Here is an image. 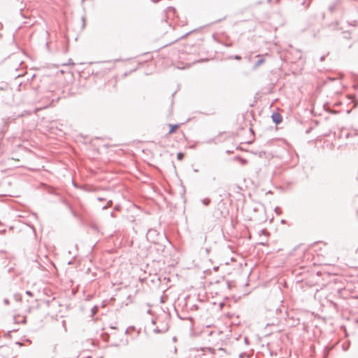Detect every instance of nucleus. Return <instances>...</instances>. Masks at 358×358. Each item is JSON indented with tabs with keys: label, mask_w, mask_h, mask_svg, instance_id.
<instances>
[{
	"label": "nucleus",
	"mask_w": 358,
	"mask_h": 358,
	"mask_svg": "<svg viewBox=\"0 0 358 358\" xmlns=\"http://www.w3.org/2000/svg\"><path fill=\"white\" fill-rule=\"evenodd\" d=\"M159 236H160V234L156 229H150L148 230L146 237L149 241H150L155 244L158 243V242L159 241Z\"/></svg>",
	"instance_id": "nucleus-1"
},
{
	"label": "nucleus",
	"mask_w": 358,
	"mask_h": 358,
	"mask_svg": "<svg viewBox=\"0 0 358 358\" xmlns=\"http://www.w3.org/2000/svg\"><path fill=\"white\" fill-rule=\"evenodd\" d=\"M271 118H272L273 122L275 124H278L282 121V117L281 115L278 113H273L271 115Z\"/></svg>",
	"instance_id": "nucleus-2"
},
{
	"label": "nucleus",
	"mask_w": 358,
	"mask_h": 358,
	"mask_svg": "<svg viewBox=\"0 0 358 358\" xmlns=\"http://www.w3.org/2000/svg\"><path fill=\"white\" fill-rule=\"evenodd\" d=\"M257 57H259V59L255 63L254 69H256L257 68H258L259 66H261L265 62L264 59L263 58V56H261L260 55H257Z\"/></svg>",
	"instance_id": "nucleus-3"
},
{
	"label": "nucleus",
	"mask_w": 358,
	"mask_h": 358,
	"mask_svg": "<svg viewBox=\"0 0 358 358\" xmlns=\"http://www.w3.org/2000/svg\"><path fill=\"white\" fill-rule=\"evenodd\" d=\"M169 127L170 129L169 134H173L176 131V129L179 127V124H169Z\"/></svg>",
	"instance_id": "nucleus-4"
},
{
	"label": "nucleus",
	"mask_w": 358,
	"mask_h": 358,
	"mask_svg": "<svg viewBox=\"0 0 358 358\" xmlns=\"http://www.w3.org/2000/svg\"><path fill=\"white\" fill-rule=\"evenodd\" d=\"M201 202L203 205L208 206L210 203V199L209 198H205L202 199Z\"/></svg>",
	"instance_id": "nucleus-5"
},
{
	"label": "nucleus",
	"mask_w": 358,
	"mask_h": 358,
	"mask_svg": "<svg viewBox=\"0 0 358 358\" xmlns=\"http://www.w3.org/2000/svg\"><path fill=\"white\" fill-rule=\"evenodd\" d=\"M296 52L297 53V57L296 58L297 59H301V51L298 50H296Z\"/></svg>",
	"instance_id": "nucleus-6"
},
{
	"label": "nucleus",
	"mask_w": 358,
	"mask_h": 358,
	"mask_svg": "<svg viewBox=\"0 0 358 358\" xmlns=\"http://www.w3.org/2000/svg\"><path fill=\"white\" fill-rule=\"evenodd\" d=\"M329 10H330L331 13H332V12H334V10H335V6H334V5H331V6H329Z\"/></svg>",
	"instance_id": "nucleus-7"
},
{
	"label": "nucleus",
	"mask_w": 358,
	"mask_h": 358,
	"mask_svg": "<svg viewBox=\"0 0 358 358\" xmlns=\"http://www.w3.org/2000/svg\"><path fill=\"white\" fill-rule=\"evenodd\" d=\"M3 303H4L5 305L8 306V305H9L10 301H9V300L8 299H3Z\"/></svg>",
	"instance_id": "nucleus-8"
},
{
	"label": "nucleus",
	"mask_w": 358,
	"mask_h": 358,
	"mask_svg": "<svg viewBox=\"0 0 358 358\" xmlns=\"http://www.w3.org/2000/svg\"><path fill=\"white\" fill-rule=\"evenodd\" d=\"M182 157H183V154L181 153V152L178 153L177 155V157H178V159H181L182 158Z\"/></svg>",
	"instance_id": "nucleus-9"
},
{
	"label": "nucleus",
	"mask_w": 358,
	"mask_h": 358,
	"mask_svg": "<svg viewBox=\"0 0 358 358\" xmlns=\"http://www.w3.org/2000/svg\"><path fill=\"white\" fill-rule=\"evenodd\" d=\"M112 203H113L112 200H109V201H108L106 205L108 206V207L110 208L112 206Z\"/></svg>",
	"instance_id": "nucleus-10"
},
{
	"label": "nucleus",
	"mask_w": 358,
	"mask_h": 358,
	"mask_svg": "<svg viewBox=\"0 0 358 358\" xmlns=\"http://www.w3.org/2000/svg\"><path fill=\"white\" fill-rule=\"evenodd\" d=\"M241 164H245L248 162V161L246 159H242V158L241 159Z\"/></svg>",
	"instance_id": "nucleus-11"
},
{
	"label": "nucleus",
	"mask_w": 358,
	"mask_h": 358,
	"mask_svg": "<svg viewBox=\"0 0 358 358\" xmlns=\"http://www.w3.org/2000/svg\"><path fill=\"white\" fill-rule=\"evenodd\" d=\"M26 294L30 296H33V294L31 293V292L27 290L26 291Z\"/></svg>",
	"instance_id": "nucleus-12"
},
{
	"label": "nucleus",
	"mask_w": 358,
	"mask_h": 358,
	"mask_svg": "<svg viewBox=\"0 0 358 358\" xmlns=\"http://www.w3.org/2000/svg\"><path fill=\"white\" fill-rule=\"evenodd\" d=\"M234 58H235V59H236V60H240V59H241V56H239V55H236Z\"/></svg>",
	"instance_id": "nucleus-13"
},
{
	"label": "nucleus",
	"mask_w": 358,
	"mask_h": 358,
	"mask_svg": "<svg viewBox=\"0 0 358 358\" xmlns=\"http://www.w3.org/2000/svg\"><path fill=\"white\" fill-rule=\"evenodd\" d=\"M324 59H325V56H324V55H323V56L320 57V62H323V61L324 60Z\"/></svg>",
	"instance_id": "nucleus-14"
},
{
	"label": "nucleus",
	"mask_w": 358,
	"mask_h": 358,
	"mask_svg": "<svg viewBox=\"0 0 358 358\" xmlns=\"http://www.w3.org/2000/svg\"><path fill=\"white\" fill-rule=\"evenodd\" d=\"M97 200L99 201H103L105 199L103 198H102V197H98Z\"/></svg>",
	"instance_id": "nucleus-15"
},
{
	"label": "nucleus",
	"mask_w": 358,
	"mask_h": 358,
	"mask_svg": "<svg viewBox=\"0 0 358 358\" xmlns=\"http://www.w3.org/2000/svg\"><path fill=\"white\" fill-rule=\"evenodd\" d=\"M108 208H109V207H108V206L106 205V206H103V207H102V210H106V209H107Z\"/></svg>",
	"instance_id": "nucleus-16"
},
{
	"label": "nucleus",
	"mask_w": 358,
	"mask_h": 358,
	"mask_svg": "<svg viewBox=\"0 0 358 358\" xmlns=\"http://www.w3.org/2000/svg\"><path fill=\"white\" fill-rule=\"evenodd\" d=\"M154 331H155V332H157V333H159L160 331H159L158 329H154Z\"/></svg>",
	"instance_id": "nucleus-17"
},
{
	"label": "nucleus",
	"mask_w": 358,
	"mask_h": 358,
	"mask_svg": "<svg viewBox=\"0 0 358 358\" xmlns=\"http://www.w3.org/2000/svg\"><path fill=\"white\" fill-rule=\"evenodd\" d=\"M110 216H111L112 217H115V214H114V213H113V212H112V213H110Z\"/></svg>",
	"instance_id": "nucleus-18"
},
{
	"label": "nucleus",
	"mask_w": 358,
	"mask_h": 358,
	"mask_svg": "<svg viewBox=\"0 0 358 358\" xmlns=\"http://www.w3.org/2000/svg\"><path fill=\"white\" fill-rule=\"evenodd\" d=\"M3 27V24L1 22H0V29H1Z\"/></svg>",
	"instance_id": "nucleus-19"
},
{
	"label": "nucleus",
	"mask_w": 358,
	"mask_h": 358,
	"mask_svg": "<svg viewBox=\"0 0 358 358\" xmlns=\"http://www.w3.org/2000/svg\"><path fill=\"white\" fill-rule=\"evenodd\" d=\"M118 209H119V207H118L117 206H116L115 207V210H117Z\"/></svg>",
	"instance_id": "nucleus-20"
}]
</instances>
